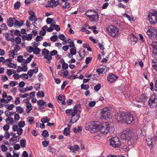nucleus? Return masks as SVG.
I'll return each mask as SVG.
<instances>
[{"instance_id": "f257e3e1", "label": "nucleus", "mask_w": 157, "mask_h": 157, "mask_svg": "<svg viewBox=\"0 0 157 157\" xmlns=\"http://www.w3.org/2000/svg\"><path fill=\"white\" fill-rule=\"evenodd\" d=\"M117 118L119 122L128 124H130L133 121L132 114L128 112H120Z\"/></svg>"}, {"instance_id": "f03ea898", "label": "nucleus", "mask_w": 157, "mask_h": 157, "mask_svg": "<svg viewBox=\"0 0 157 157\" xmlns=\"http://www.w3.org/2000/svg\"><path fill=\"white\" fill-rule=\"evenodd\" d=\"M85 14L90 19L91 21H98L99 19L98 13L92 10H88L86 12Z\"/></svg>"}, {"instance_id": "7ed1b4c3", "label": "nucleus", "mask_w": 157, "mask_h": 157, "mask_svg": "<svg viewBox=\"0 0 157 157\" xmlns=\"http://www.w3.org/2000/svg\"><path fill=\"white\" fill-rule=\"evenodd\" d=\"M99 124L97 121H92L86 124L85 128L87 130L90 131L91 132L96 131L97 129H98Z\"/></svg>"}, {"instance_id": "20e7f679", "label": "nucleus", "mask_w": 157, "mask_h": 157, "mask_svg": "<svg viewBox=\"0 0 157 157\" xmlns=\"http://www.w3.org/2000/svg\"><path fill=\"white\" fill-rule=\"evenodd\" d=\"M147 18L151 24H155L157 22V11L153 10H150Z\"/></svg>"}, {"instance_id": "39448f33", "label": "nucleus", "mask_w": 157, "mask_h": 157, "mask_svg": "<svg viewBox=\"0 0 157 157\" xmlns=\"http://www.w3.org/2000/svg\"><path fill=\"white\" fill-rule=\"evenodd\" d=\"M110 126L108 122H104L99 124L98 130L101 133L106 135L109 132Z\"/></svg>"}, {"instance_id": "423d86ee", "label": "nucleus", "mask_w": 157, "mask_h": 157, "mask_svg": "<svg viewBox=\"0 0 157 157\" xmlns=\"http://www.w3.org/2000/svg\"><path fill=\"white\" fill-rule=\"evenodd\" d=\"M132 133L129 128L124 130L121 133V137L123 140H129L132 137Z\"/></svg>"}, {"instance_id": "0eeeda50", "label": "nucleus", "mask_w": 157, "mask_h": 157, "mask_svg": "<svg viewBox=\"0 0 157 157\" xmlns=\"http://www.w3.org/2000/svg\"><path fill=\"white\" fill-rule=\"evenodd\" d=\"M148 28L147 34L148 37L152 39H155L157 36V30L152 27L149 26Z\"/></svg>"}, {"instance_id": "6e6552de", "label": "nucleus", "mask_w": 157, "mask_h": 157, "mask_svg": "<svg viewBox=\"0 0 157 157\" xmlns=\"http://www.w3.org/2000/svg\"><path fill=\"white\" fill-rule=\"evenodd\" d=\"M107 30L109 34L113 37H115L118 35V29L115 26H109L107 28Z\"/></svg>"}, {"instance_id": "1a4fd4ad", "label": "nucleus", "mask_w": 157, "mask_h": 157, "mask_svg": "<svg viewBox=\"0 0 157 157\" xmlns=\"http://www.w3.org/2000/svg\"><path fill=\"white\" fill-rule=\"evenodd\" d=\"M110 145L114 147H118L121 145V143L119 138L117 137H113L110 140Z\"/></svg>"}, {"instance_id": "9d476101", "label": "nucleus", "mask_w": 157, "mask_h": 157, "mask_svg": "<svg viewBox=\"0 0 157 157\" xmlns=\"http://www.w3.org/2000/svg\"><path fill=\"white\" fill-rule=\"evenodd\" d=\"M148 104L152 108L155 106L156 108L157 107V97L154 95L152 96L149 99Z\"/></svg>"}, {"instance_id": "9b49d317", "label": "nucleus", "mask_w": 157, "mask_h": 157, "mask_svg": "<svg viewBox=\"0 0 157 157\" xmlns=\"http://www.w3.org/2000/svg\"><path fill=\"white\" fill-rule=\"evenodd\" d=\"M71 115L72 116L71 117V120L70 121V122L74 123H75L79 119L80 117V115L79 114H77V112L76 111V110H71Z\"/></svg>"}, {"instance_id": "f8f14e48", "label": "nucleus", "mask_w": 157, "mask_h": 157, "mask_svg": "<svg viewBox=\"0 0 157 157\" xmlns=\"http://www.w3.org/2000/svg\"><path fill=\"white\" fill-rule=\"evenodd\" d=\"M101 115L105 118L109 117L110 115V111L108 107L103 109L101 111Z\"/></svg>"}, {"instance_id": "ddd939ff", "label": "nucleus", "mask_w": 157, "mask_h": 157, "mask_svg": "<svg viewBox=\"0 0 157 157\" xmlns=\"http://www.w3.org/2000/svg\"><path fill=\"white\" fill-rule=\"evenodd\" d=\"M59 4L58 1H56L55 0H51L48 1V4L46 5V7H55Z\"/></svg>"}, {"instance_id": "4468645a", "label": "nucleus", "mask_w": 157, "mask_h": 157, "mask_svg": "<svg viewBox=\"0 0 157 157\" xmlns=\"http://www.w3.org/2000/svg\"><path fill=\"white\" fill-rule=\"evenodd\" d=\"M147 98L145 94H142L139 98L136 99V101L138 102H142L144 103L147 101Z\"/></svg>"}, {"instance_id": "2eb2a0df", "label": "nucleus", "mask_w": 157, "mask_h": 157, "mask_svg": "<svg viewBox=\"0 0 157 157\" xmlns=\"http://www.w3.org/2000/svg\"><path fill=\"white\" fill-rule=\"evenodd\" d=\"M58 101L61 104L65 105L64 101L65 99V97L62 94L59 95L56 98Z\"/></svg>"}, {"instance_id": "dca6fc26", "label": "nucleus", "mask_w": 157, "mask_h": 157, "mask_svg": "<svg viewBox=\"0 0 157 157\" xmlns=\"http://www.w3.org/2000/svg\"><path fill=\"white\" fill-rule=\"evenodd\" d=\"M107 78L108 81L112 83L118 77L115 75L112 74L109 75Z\"/></svg>"}, {"instance_id": "f3484780", "label": "nucleus", "mask_w": 157, "mask_h": 157, "mask_svg": "<svg viewBox=\"0 0 157 157\" xmlns=\"http://www.w3.org/2000/svg\"><path fill=\"white\" fill-rule=\"evenodd\" d=\"M37 105L40 106L41 109L44 108L45 106H47L46 102L43 100H40L37 101Z\"/></svg>"}, {"instance_id": "a211bd4d", "label": "nucleus", "mask_w": 157, "mask_h": 157, "mask_svg": "<svg viewBox=\"0 0 157 157\" xmlns=\"http://www.w3.org/2000/svg\"><path fill=\"white\" fill-rule=\"evenodd\" d=\"M68 148L73 152H75L76 151H78L79 149V146L77 145H75L73 146L69 145L68 146Z\"/></svg>"}, {"instance_id": "6ab92c4d", "label": "nucleus", "mask_w": 157, "mask_h": 157, "mask_svg": "<svg viewBox=\"0 0 157 157\" xmlns=\"http://www.w3.org/2000/svg\"><path fill=\"white\" fill-rule=\"evenodd\" d=\"M14 19L15 21L14 23V26L15 27H16L17 26L20 27L22 26L24 24V21H21L20 22L18 21L17 20L15 19L14 18Z\"/></svg>"}, {"instance_id": "aec40b11", "label": "nucleus", "mask_w": 157, "mask_h": 157, "mask_svg": "<svg viewBox=\"0 0 157 157\" xmlns=\"http://www.w3.org/2000/svg\"><path fill=\"white\" fill-rule=\"evenodd\" d=\"M26 112L27 113H29L32 109V106L31 103H30L29 101H26Z\"/></svg>"}, {"instance_id": "412c9836", "label": "nucleus", "mask_w": 157, "mask_h": 157, "mask_svg": "<svg viewBox=\"0 0 157 157\" xmlns=\"http://www.w3.org/2000/svg\"><path fill=\"white\" fill-rule=\"evenodd\" d=\"M130 40L131 41V44L132 45L135 44L136 42L137 39V38L133 34L130 35Z\"/></svg>"}, {"instance_id": "4be33fe9", "label": "nucleus", "mask_w": 157, "mask_h": 157, "mask_svg": "<svg viewBox=\"0 0 157 157\" xmlns=\"http://www.w3.org/2000/svg\"><path fill=\"white\" fill-rule=\"evenodd\" d=\"M14 23V21L12 18H9L7 20V23L9 27H12Z\"/></svg>"}, {"instance_id": "5701e85b", "label": "nucleus", "mask_w": 157, "mask_h": 157, "mask_svg": "<svg viewBox=\"0 0 157 157\" xmlns=\"http://www.w3.org/2000/svg\"><path fill=\"white\" fill-rule=\"evenodd\" d=\"M20 137V136H19L13 137L10 139V141L13 142L15 141V143H17L19 141Z\"/></svg>"}, {"instance_id": "b1692460", "label": "nucleus", "mask_w": 157, "mask_h": 157, "mask_svg": "<svg viewBox=\"0 0 157 157\" xmlns=\"http://www.w3.org/2000/svg\"><path fill=\"white\" fill-rule=\"evenodd\" d=\"M152 140V139L151 137H148L146 139V141L147 145H148L149 147H153Z\"/></svg>"}, {"instance_id": "393cba45", "label": "nucleus", "mask_w": 157, "mask_h": 157, "mask_svg": "<svg viewBox=\"0 0 157 157\" xmlns=\"http://www.w3.org/2000/svg\"><path fill=\"white\" fill-rule=\"evenodd\" d=\"M44 58L47 59L46 62L48 63H50L51 60L52 59V58L51 55H44Z\"/></svg>"}, {"instance_id": "a878e982", "label": "nucleus", "mask_w": 157, "mask_h": 157, "mask_svg": "<svg viewBox=\"0 0 157 157\" xmlns=\"http://www.w3.org/2000/svg\"><path fill=\"white\" fill-rule=\"evenodd\" d=\"M34 48L33 53L36 54H38L40 53V49L38 47L36 46V44H34Z\"/></svg>"}, {"instance_id": "bb28decb", "label": "nucleus", "mask_w": 157, "mask_h": 157, "mask_svg": "<svg viewBox=\"0 0 157 157\" xmlns=\"http://www.w3.org/2000/svg\"><path fill=\"white\" fill-rule=\"evenodd\" d=\"M37 96L40 98H42L44 96V93L42 91H38L36 94Z\"/></svg>"}, {"instance_id": "cd10ccee", "label": "nucleus", "mask_w": 157, "mask_h": 157, "mask_svg": "<svg viewBox=\"0 0 157 157\" xmlns=\"http://www.w3.org/2000/svg\"><path fill=\"white\" fill-rule=\"evenodd\" d=\"M6 121L8 124H12L13 122V118L11 117H9L6 119Z\"/></svg>"}, {"instance_id": "c85d7f7f", "label": "nucleus", "mask_w": 157, "mask_h": 157, "mask_svg": "<svg viewBox=\"0 0 157 157\" xmlns=\"http://www.w3.org/2000/svg\"><path fill=\"white\" fill-rule=\"evenodd\" d=\"M78 53L80 57L83 58L85 56L86 52L84 49H82Z\"/></svg>"}, {"instance_id": "c756f323", "label": "nucleus", "mask_w": 157, "mask_h": 157, "mask_svg": "<svg viewBox=\"0 0 157 157\" xmlns=\"http://www.w3.org/2000/svg\"><path fill=\"white\" fill-rule=\"evenodd\" d=\"M63 133L66 136H68L70 134L69 128L68 127L65 128L64 130Z\"/></svg>"}, {"instance_id": "7c9ffc66", "label": "nucleus", "mask_w": 157, "mask_h": 157, "mask_svg": "<svg viewBox=\"0 0 157 157\" xmlns=\"http://www.w3.org/2000/svg\"><path fill=\"white\" fill-rule=\"evenodd\" d=\"M20 145L22 147H25L26 146V140L25 139H22L20 140Z\"/></svg>"}, {"instance_id": "2f4dec72", "label": "nucleus", "mask_w": 157, "mask_h": 157, "mask_svg": "<svg viewBox=\"0 0 157 157\" xmlns=\"http://www.w3.org/2000/svg\"><path fill=\"white\" fill-rule=\"evenodd\" d=\"M56 33H55V35H54L50 37L51 40L53 42H55L57 41L58 39V36L56 34Z\"/></svg>"}, {"instance_id": "473e14b6", "label": "nucleus", "mask_w": 157, "mask_h": 157, "mask_svg": "<svg viewBox=\"0 0 157 157\" xmlns=\"http://www.w3.org/2000/svg\"><path fill=\"white\" fill-rule=\"evenodd\" d=\"M21 6V3L19 1L16 2L14 5V8L15 9H19Z\"/></svg>"}, {"instance_id": "72a5a7b5", "label": "nucleus", "mask_w": 157, "mask_h": 157, "mask_svg": "<svg viewBox=\"0 0 157 157\" xmlns=\"http://www.w3.org/2000/svg\"><path fill=\"white\" fill-rule=\"evenodd\" d=\"M42 135L44 137H48L49 136L48 132L46 130H44L43 131Z\"/></svg>"}, {"instance_id": "f704fd0d", "label": "nucleus", "mask_w": 157, "mask_h": 157, "mask_svg": "<svg viewBox=\"0 0 157 157\" xmlns=\"http://www.w3.org/2000/svg\"><path fill=\"white\" fill-rule=\"evenodd\" d=\"M152 66L157 72V60L156 61H153L152 63Z\"/></svg>"}, {"instance_id": "c9c22d12", "label": "nucleus", "mask_w": 157, "mask_h": 157, "mask_svg": "<svg viewBox=\"0 0 157 157\" xmlns=\"http://www.w3.org/2000/svg\"><path fill=\"white\" fill-rule=\"evenodd\" d=\"M16 53L13 50L12 51H10L9 52V56L10 57H12L11 59H13L14 56Z\"/></svg>"}, {"instance_id": "e433bc0d", "label": "nucleus", "mask_w": 157, "mask_h": 157, "mask_svg": "<svg viewBox=\"0 0 157 157\" xmlns=\"http://www.w3.org/2000/svg\"><path fill=\"white\" fill-rule=\"evenodd\" d=\"M16 110L17 112L20 113H22L23 111V109L19 106H17L16 107Z\"/></svg>"}, {"instance_id": "4c0bfd02", "label": "nucleus", "mask_w": 157, "mask_h": 157, "mask_svg": "<svg viewBox=\"0 0 157 157\" xmlns=\"http://www.w3.org/2000/svg\"><path fill=\"white\" fill-rule=\"evenodd\" d=\"M49 121L50 119L48 118L47 117H46L45 118H42L41 120V121L43 123L48 122Z\"/></svg>"}, {"instance_id": "58836bf2", "label": "nucleus", "mask_w": 157, "mask_h": 157, "mask_svg": "<svg viewBox=\"0 0 157 157\" xmlns=\"http://www.w3.org/2000/svg\"><path fill=\"white\" fill-rule=\"evenodd\" d=\"M81 88L82 89L87 90L89 88V85L88 84H82L81 85Z\"/></svg>"}, {"instance_id": "ea45409f", "label": "nucleus", "mask_w": 157, "mask_h": 157, "mask_svg": "<svg viewBox=\"0 0 157 157\" xmlns=\"http://www.w3.org/2000/svg\"><path fill=\"white\" fill-rule=\"evenodd\" d=\"M152 48L155 50L157 49V42H153L151 44Z\"/></svg>"}, {"instance_id": "a19ab883", "label": "nucleus", "mask_w": 157, "mask_h": 157, "mask_svg": "<svg viewBox=\"0 0 157 157\" xmlns=\"http://www.w3.org/2000/svg\"><path fill=\"white\" fill-rule=\"evenodd\" d=\"M49 51L45 48H44L42 51V53L43 54H44V56L48 55H49Z\"/></svg>"}, {"instance_id": "79ce46f5", "label": "nucleus", "mask_w": 157, "mask_h": 157, "mask_svg": "<svg viewBox=\"0 0 157 157\" xmlns=\"http://www.w3.org/2000/svg\"><path fill=\"white\" fill-rule=\"evenodd\" d=\"M25 122L23 121H20L18 123V125L20 127L19 128L23 127L25 125Z\"/></svg>"}, {"instance_id": "37998d69", "label": "nucleus", "mask_w": 157, "mask_h": 157, "mask_svg": "<svg viewBox=\"0 0 157 157\" xmlns=\"http://www.w3.org/2000/svg\"><path fill=\"white\" fill-rule=\"evenodd\" d=\"M152 56L155 59V60H154V61H156L157 60V52L154 51H153Z\"/></svg>"}, {"instance_id": "c03bdc74", "label": "nucleus", "mask_w": 157, "mask_h": 157, "mask_svg": "<svg viewBox=\"0 0 157 157\" xmlns=\"http://www.w3.org/2000/svg\"><path fill=\"white\" fill-rule=\"evenodd\" d=\"M51 26H52V27H55V29L57 31H59L60 30V28L58 25H55V24H51Z\"/></svg>"}, {"instance_id": "a18cd8bd", "label": "nucleus", "mask_w": 157, "mask_h": 157, "mask_svg": "<svg viewBox=\"0 0 157 157\" xmlns=\"http://www.w3.org/2000/svg\"><path fill=\"white\" fill-rule=\"evenodd\" d=\"M74 132H81L82 131L81 127L80 126L78 127L77 128H75L73 129Z\"/></svg>"}, {"instance_id": "49530a36", "label": "nucleus", "mask_w": 157, "mask_h": 157, "mask_svg": "<svg viewBox=\"0 0 157 157\" xmlns=\"http://www.w3.org/2000/svg\"><path fill=\"white\" fill-rule=\"evenodd\" d=\"M27 120H28V121L30 123V124H32L33 122L34 118L33 117H29L27 118Z\"/></svg>"}, {"instance_id": "de8ad7c7", "label": "nucleus", "mask_w": 157, "mask_h": 157, "mask_svg": "<svg viewBox=\"0 0 157 157\" xmlns=\"http://www.w3.org/2000/svg\"><path fill=\"white\" fill-rule=\"evenodd\" d=\"M1 148L2 151L3 152L6 151L8 150V148L5 146L4 145H1Z\"/></svg>"}, {"instance_id": "09e8293b", "label": "nucleus", "mask_w": 157, "mask_h": 157, "mask_svg": "<svg viewBox=\"0 0 157 157\" xmlns=\"http://www.w3.org/2000/svg\"><path fill=\"white\" fill-rule=\"evenodd\" d=\"M105 69L103 68H98L96 69V72L99 74H102L104 71Z\"/></svg>"}, {"instance_id": "8fccbe9b", "label": "nucleus", "mask_w": 157, "mask_h": 157, "mask_svg": "<svg viewBox=\"0 0 157 157\" xmlns=\"http://www.w3.org/2000/svg\"><path fill=\"white\" fill-rule=\"evenodd\" d=\"M80 107V104H77L74 106L73 110H76V111L78 112V109Z\"/></svg>"}, {"instance_id": "3c124183", "label": "nucleus", "mask_w": 157, "mask_h": 157, "mask_svg": "<svg viewBox=\"0 0 157 157\" xmlns=\"http://www.w3.org/2000/svg\"><path fill=\"white\" fill-rule=\"evenodd\" d=\"M7 65L8 66V67L10 68H15L16 67V65L11 62L9 63Z\"/></svg>"}, {"instance_id": "603ef678", "label": "nucleus", "mask_w": 157, "mask_h": 157, "mask_svg": "<svg viewBox=\"0 0 157 157\" xmlns=\"http://www.w3.org/2000/svg\"><path fill=\"white\" fill-rule=\"evenodd\" d=\"M101 87V85L100 84H99L94 86V90L96 91H98L100 89Z\"/></svg>"}, {"instance_id": "864d4df0", "label": "nucleus", "mask_w": 157, "mask_h": 157, "mask_svg": "<svg viewBox=\"0 0 157 157\" xmlns=\"http://www.w3.org/2000/svg\"><path fill=\"white\" fill-rule=\"evenodd\" d=\"M41 84L40 83H39L36 84L34 86L35 90H39L40 88Z\"/></svg>"}, {"instance_id": "5fc2aeb1", "label": "nucleus", "mask_w": 157, "mask_h": 157, "mask_svg": "<svg viewBox=\"0 0 157 157\" xmlns=\"http://www.w3.org/2000/svg\"><path fill=\"white\" fill-rule=\"evenodd\" d=\"M23 132V130L21 128H19L17 130V133L19 135H21Z\"/></svg>"}, {"instance_id": "6e6d98bb", "label": "nucleus", "mask_w": 157, "mask_h": 157, "mask_svg": "<svg viewBox=\"0 0 157 157\" xmlns=\"http://www.w3.org/2000/svg\"><path fill=\"white\" fill-rule=\"evenodd\" d=\"M70 53L72 55H75L76 53V51L75 49L71 48L70 50Z\"/></svg>"}, {"instance_id": "4d7b16f0", "label": "nucleus", "mask_w": 157, "mask_h": 157, "mask_svg": "<svg viewBox=\"0 0 157 157\" xmlns=\"http://www.w3.org/2000/svg\"><path fill=\"white\" fill-rule=\"evenodd\" d=\"M20 50V47L17 45H16L15 46L14 50H13L16 53H17V51H19Z\"/></svg>"}, {"instance_id": "13d9d810", "label": "nucleus", "mask_w": 157, "mask_h": 157, "mask_svg": "<svg viewBox=\"0 0 157 157\" xmlns=\"http://www.w3.org/2000/svg\"><path fill=\"white\" fill-rule=\"evenodd\" d=\"M10 133L8 132H6L4 134V136L6 139H8L10 137Z\"/></svg>"}, {"instance_id": "bf43d9fd", "label": "nucleus", "mask_w": 157, "mask_h": 157, "mask_svg": "<svg viewBox=\"0 0 157 157\" xmlns=\"http://www.w3.org/2000/svg\"><path fill=\"white\" fill-rule=\"evenodd\" d=\"M17 84V81H12L10 82V86L13 87L16 85Z\"/></svg>"}, {"instance_id": "052dcab7", "label": "nucleus", "mask_w": 157, "mask_h": 157, "mask_svg": "<svg viewBox=\"0 0 157 157\" xmlns=\"http://www.w3.org/2000/svg\"><path fill=\"white\" fill-rule=\"evenodd\" d=\"M49 142L48 141H44L42 142V144L44 147H46L49 144Z\"/></svg>"}, {"instance_id": "680f3d73", "label": "nucleus", "mask_w": 157, "mask_h": 157, "mask_svg": "<svg viewBox=\"0 0 157 157\" xmlns=\"http://www.w3.org/2000/svg\"><path fill=\"white\" fill-rule=\"evenodd\" d=\"M96 104V102L95 101H93L90 102L89 103V106L90 107H94Z\"/></svg>"}, {"instance_id": "e2e57ef3", "label": "nucleus", "mask_w": 157, "mask_h": 157, "mask_svg": "<svg viewBox=\"0 0 157 157\" xmlns=\"http://www.w3.org/2000/svg\"><path fill=\"white\" fill-rule=\"evenodd\" d=\"M70 7V5L69 2H66L65 3L64 6H63V8L64 9L66 8H68Z\"/></svg>"}, {"instance_id": "0e129e2a", "label": "nucleus", "mask_w": 157, "mask_h": 157, "mask_svg": "<svg viewBox=\"0 0 157 157\" xmlns=\"http://www.w3.org/2000/svg\"><path fill=\"white\" fill-rule=\"evenodd\" d=\"M57 53L58 52L56 50H54L50 52V54L51 56H55L56 55Z\"/></svg>"}, {"instance_id": "69168bd1", "label": "nucleus", "mask_w": 157, "mask_h": 157, "mask_svg": "<svg viewBox=\"0 0 157 157\" xmlns=\"http://www.w3.org/2000/svg\"><path fill=\"white\" fill-rule=\"evenodd\" d=\"M58 37L62 40H64L66 38V37L64 35L62 34L59 35Z\"/></svg>"}, {"instance_id": "338daca9", "label": "nucleus", "mask_w": 157, "mask_h": 157, "mask_svg": "<svg viewBox=\"0 0 157 157\" xmlns=\"http://www.w3.org/2000/svg\"><path fill=\"white\" fill-rule=\"evenodd\" d=\"M27 75H29L30 77H32L33 74V71L32 69L29 70L27 73Z\"/></svg>"}, {"instance_id": "774afa93", "label": "nucleus", "mask_w": 157, "mask_h": 157, "mask_svg": "<svg viewBox=\"0 0 157 157\" xmlns=\"http://www.w3.org/2000/svg\"><path fill=\"white\" fill-rule=\"evenodd\" d=\"M92 59V58L90 57H87L86 59L85 62L86 64H88V63L91 61Z\"/></svg>"}]
</instances>
